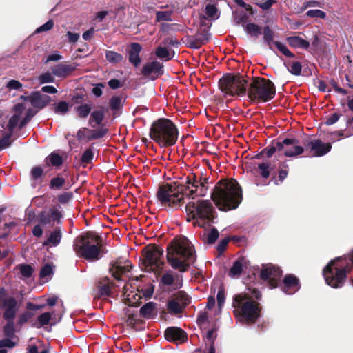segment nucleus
<instances>
[{
	"instance_id": "nucleus-38",
	"label": "nucleus",
	"mask_w": 353,
	"mask_h": 353,
	"mask_svg": "<svg viewBox=\"0 0 353 353\" xmlns=\"http://www.w3.org/2000/svg\"><path fill=\"white\" fill-rule=\"evenodd\" d=\"M287 68L288 71L294 75H299L302 70V65L299 61H289Z\"/></svg>"
},
{
	"instance_id": "nucleus-32",
	"label": "nucleus",
	"mask_w": 353,
	"mask_h": 353,
	"mask_svg": "<svg viewBox=\"0 0 353 353\" xmlns=\"http://www.w3.org/2000/svg\"><path fill=\"white\" fill-rule=\"evenodd\" d=\"M245 32L250 37L257 38L261 34V28L254 23H248L244 26Z\"/></svg>"
},
{
	"instance_id": "nucleus-20",
	"label": "nucleus",
	"mask_w": 353,
	"mask_h": 353,
	"mask_svg": "<svg viewBox=\"0 0 353 353\" xmlns=\"http://www.w3.org/2000/svg\"><path fill=\"white\" fill-rule=\"evenodd\" d=\"M312 152V156L321 157L326 154L330 151L332 146L330 143H324L321 140L315 139L311 141L308 144Z\"/></svg>"
},
{
	"instance_id": "nucleus-15",
	"label": "nucleus",
	"mask_w": 353,
	"mask_h": 353,
	"mask_svg": "<svg viewBox=\"0 0 353 353\" xmlns=\"http://www.w3.org/2000/svg\"><path fill=\"white\" fill-rule=\"evenodd\" d=\"M281 273L282 272L279 268L268 265L262 270L261 276L263 279L268 280L270 287L274 288L277 286Z\"/></svg>"
},
{
	"instance_id": "nucleus-31",
	"label": "nucleus",
	"mask_w": 353,
	"mask_h": 353,
	"mask_svg": "<svg viewBox=\"0 0 353 353\" xmlns=\"http://www.w3.org/2000/svg\"><path fill=\"white\" fill-rule=\"evenodd\" d=\"M141 314L147 319L152 318L156 314V305L154 303L149 302L144 305L140 309Z\"/></svg>"
},
{
	"instance_id": "nucleus-45",
	"label": "nucleus",
	"mask_w": 353,
	"mask_h": 353,
	"mask_svg": "<svg viewBox=\"0 0 353 353\" xmlns=\"http://www.w3.org/2000/svg\"><path fill=\"white\" fill-rule=\"evenodd\" d=\"M305 14L310 18H319L324 19L326 17V13L321 10H310Z\"/></svg>"
},
{
	"instance_id": "nucleus-28",
	"label": "nucleus",
	"mask_w": 353,
	"mask_h": 353,
	"mask_svg": "<svg viewBox=\"0 0 353 353\" xmlns=\"http://www.w3.org/2000/svg\"><path fill=\"white\" fill-rule=\"evenodd\" d=\"M105 115V108H101L99 110H96L91 113L89 123L92 127L94 128L101 125L103 121Z\"/></svg>"
},
{
	"instance_id": "nucleus-48",
	"label": "nucleus",
	"mask_w": 353,
	"mask_h": 353,
	"mask_svg": "<svg viewBox=\"0 0 353 353\" xmlns=\"http://www.w3.org/2000/svg\"><path fill=\"white\" fill-rule=\"evenodd\" d=\"M68 103L65 101H61L56 105L54 112L57 114H64L68 111Z\"/></svg>"
},
{
	"instance_id": "nucleus-7",
	"label": "nucleus",
	"mask_w": 353,
	"mask_h": 353,
	"mask_svg": "<svg viewBox=\"0 0 353 353\" xmlns=\"http://www.w3.org/2000/svg\"><path fill=\"white\" fill-rule=\"evenodd\" d=\"M73 248L79 256L87 260L95 261L100 258L101 239L91 233L77 238Z\"/></svg>"
},
{
	"instance_id": "nucleus-23",
	"label": "nucleus",
	"mask_w": 353,
	"mask_h": 353,
	"mask_svg": "<svg viewBox=\"0 0 353 353\" xmlns=\"http://www.w3.org/2000/svg\"><path fill=\"white\" fill-rule=\"evenodd\" d=\"M132 268V265L128 261L124 262L116 261L110 268V272L114 278L120 279L121 274H124L129 272Z\"/></svg>"
},
{
	"instance_id": "nucleus-47",
	"label": "nucleus",
	"mask_w": 353,
	"mask_h": 353,
	"mask_svg": "<svg viewBox=\"0 0 353 353\" xmlns=\"http://www.w3.org/2000/svg\"><path fill=\"white\" fill-rule=\"evenodd\" d=\"M279 145H280V142L277 141L275 143H273L271 146L267 148L264 151L263 153L268 157H271L274 152L278 151H281V147L279 148Z\"/></svg>"
},
{
	"instance_id": "nucleus-60",
	"label": "nucleus",
	"mask_w": 353,
	"mask_h": 353,
	"mask_svg": "<svg viewBox=\"0 0 353 353\" xmlns=\"http://www.w3.org/2000/svg\"><path fill=\"white\" fill-rule=\"evenodd\" d=\"M43 174V170L40 167H34L31 170V176L34 179H38Z\"/></svg>"
},
{
	"instance_id": "nucleus-63",
	"label": "nucleus",
	"mask_w": 353,
	"mask_h": 353,
	"mask_svg": "<svg viewBox=\"0 0 353 353\" xmlns=\"http://www.w3.org/2000/svg\"><path fill=\"white\" fill-rule=\"evenodd\" d=\"M224 301H225V293H224V291L223 290H219L218 293H217V301H218V305H219V307L221 308L223 303H224Z\"/></svg>"
},
{
	"instance_id": "nucleus-21",
	"label": "nucleus",
	"mask_w": 353,
	"mask_h": 353,
	"mask_svg": "<svg viewBox=\"0 0 353 353\" xmlns=\"http://www.w3.org/2000/svg\"><path fill=\"white\" fill-rule=\"evenodd\" d=\"M300 285L298 279L293 275L285 276L283 283V291L287 294H292L299 289Z\"/></svg>"
},
{
	"instance_id": "nucleus-57",
	"label": "nucleus",
	"mask_w": 353,
	"mask_h": 353,
	"mask_svg": "<svg viewBox=\"0 0 353 353\" xmlns=\"http://www.w3.org/2000/svg\"><path fill=\"white\" fill-rule=\"evenodd\" d=\"M12 339L7 337V339L1 340L0 347H13L16 343L12 340Z\"/></svg>"
},
{
	"instance_id": "nucleus-26",
	"label": "nucleus",
	"mask_w": 353,
	"mask_h": 353,
	"mask_svg": "<svg viewBox=\"0 0 353 353\" xmlns=\"http://www.w3.org/2000/svg\"><path fill=\"white\" fill-rule=\"evenodd\" d=\"M141 50V46L137 43H133L130 46L129 51V61L134 66L137 67L141 63L139 52Z\"/></svg>"
},
{
	"instance_id": "nucleus-53",
	"label": "nucleus",
	"mask_w": 353,
	"mask_h": 353,
	"mask_svg": "<svg viewBox=\"0 0 353 353\" xmlns=\"http://www.w3.org/2000/svg\"><path fill=\"white\" fill-rule=\"evenodd\" d=\"M276 0H264L261 1L256 2V4L260 7L263 10H269L271 6L276 3Z\"/></svg>"
},
{
	"instance_id": "nucleus-33",
	"label": "nucleus",
	"mask_w": 353,
	"mask_h": 353,
	"mask_svg": "<svg viewBox=\"0 0 353 353\" xmlns=\"http://www.w3.org/2000/svg\"><path fill=\"white\" fill-rule=\"evenodd\" d=\"M206 17L215 20L219 17V10L215 3H208L205 8Z\"/></svg>"
},
{
	"instance_id": "nucleus-39",
	"label": "nucleus",
	"mask_w": 353,
	"mask_h": 353,
	"mask_svg": "<svg viewBox=\"0 0 353 353\" xmlns=\"http://www.w3.org/2000/svg\"><path fill=\"white\" fill-rule=\"evenodd\" d=\"M99 292L101 296H109L111 291V283L108 279H104V281L99 283Z\"/></svg>"
},
{
	"instance_id": "nucleus-41",
	"label": "nucleus",
	"mask_w": 353,
	"mask_h": 353,
	"mask_svg": "<svg viewBox=\"0 0 353 353\" xmlns=\"http://www.w3.org/2000/svg\"><path fill=\"white\" fill-rule=\"evenodd\" d=\"M78 116L81 118H85L88 116L91 110L90 104L84 103L76 108Z\"/></svg>"
},
{
	"instance_id": "nucleus-24",
	"label": "nucleus",
	"mask_w": 353,
	"mask_h": 353,
	"mask_svg": "<svg viewBox=\"0 0 353 353\" xmlns=\"http://www.w3.org/2000/svg\"><path fill=\"white\" fill-rule=\"evenodd\" d=\"M49 97L40 94L39 92H34L28 99V101L25 103L29 105V107L32 109L30 106L35 108H43L49 101Z\"/></svg>"
},
{
	"instance_id": "nucleus-30",
	"label": "nucleus",
	"mask_w": 353,
	"mask_h": 353,
	"mask_svg": "<svg viewBox=\"0 0 353 353\" xmlns=\"http://www.w3.org/2000/svg\"><path fill=\"white\" fill-rule=\"evenodd\" d=\"M62 235L59 228L51 232L47 240L43 243L46 246H57L61 241Z\"/></svg>"
},
{
	"instance_id": "nucleus-49",
	"label": "nucleus",
	"mask_w": 353,
	"mask_h": 353,
	"mask_svg": "<svg viewBox=\"0 0 353 353\" xmlns=\"http://www.w3.org/2000/svg\"><path fill=\"white\" fill-rule=\"evenodd\" d=\"M65 183V179L61 176L54 177L50 181V188L60 189Z\"/></svg>"
},
{
	"instance_id": "nucleus-58",
	"label": "nucleus",
	"mask_w": 353,
	"mask_h": 353,
	"mask_svg": "<svg viewBox=\"0 0 353 353\" xmlns=\"http://www.w3.org/2000/svg\"><path fill=\"white\" fill-rule=\"evenodd\" d=\"M20 272L24 277H30L32 273V269L28 265H23L20 267Z\"/></svg>"
},
{
	"instance_id": "nucleus-56",
	"label": "nucleus",
	"mask_w": 353,
	"mask_h": 353,
	"mask_svg": "<svg viewBox=\"0 0 353 353\" xmlns=\"http://www.w3.org/2000/svg\"><path fill=\"white\" fill-rule=\"evenodd\" d=\"M121 104V99L118 97H113L110 101V105L112 110L118 109Z\"/></svg>"
},
{
	"instance_id": "nucleus-19",
	"label": "nucleus",
	"mask_w": 353,
	"mask_h": 353,
	"mask_svg": "<svg viewBox=\"0 0 353 353\" xmlns=\"http://www.w3.org/2000/svg\"><path fill=\"white\" fill-rule=\"evenodd\" d=\"M123 292V300L125 305L137 307L140 304L142 296L139 292L134 290L129 291L128 285L124 286Z\"/></svg>"
},
{
	"instance_id": "nucleus-13",
	"label": "nucleus",
	"mask_w": 353,
	"mask_h": 353,
	"mask_svg": "<svg viewBox=\"0 0 353 353\" xmlns=\"http://www.w3.org/2000/svg\"><path fill=\"white\" fill-rule=\"evenodd\" d=\"M189 303V296L185 292L179 291L168 299L167 309L171 314H179Z\"/></svg>"
},
{
	"instance_id": "nucleus-27",
	"label": "nucleus",
	"mask_w": 353,
	"mask_h": 353,
	"mask_svg": "<svg viewBox=\"0 0 353 353\" xmlns=\"http://www.w3.org/2000/svg\"><path fill=\"white\" fill-rule=\"evenodd\" d=\"M163 65L158 61H152L145 64L142 69L144 75L159 74L162 72Z\"/></svg>"
},
{
	"instance_id": "nucleus-54",
	"label": "nucleus",
	"mask_w": 353,
	"mask_h": 353,
	"mask_svg": "<svg viewBox=\"0 0 353 353\" xmlns=\"http://www.w3.org/2000/svg\"><path fill=\"white\" fill-rule=\"evenodd\" d=\"M52 272V268L50 264L45 265L41 270L40 276L46 278L50 276Z\"/></svg>"
},
{
	"instance_id": "nucleus-14",
	"label": "nucleus",
	"mask_w": 353,
	"mask_h": 353,
	"mask_svg": "<svg viewBox=\"0 0 353 353\" xmlns=\"http://www.w3.org/2000/svg\"><path fill=\"white\" fill-rule=\"evenodd\" d=\"M161 283L165 290H175L183 285V277L171 272L165 273L161 279Z\"/></svg>"
},
{
	"instance_id": "nucleus-9",
	"label": "nucleus",
	"mask_w": 353,
	"mask_h": 353,
	"mask_svg": "<svg viewBox=\"0 0 353 353\" xmlns=\"http://www.w3.org/2000/svg\"><path fill=\"white\" fill-rule=\"evenodd\" d=\"M347 263L346 259H337L329 263L323 270V276L327 285L332 288H339L343 285L349 271L347 266H343Z\"/></svg>"
},
{
	"instance_id": "nucleus-17",
	"label": "nucleus",
	"mask_w": 353,
	"mask_h": 353,
	"mask_svg": "<svg viewBox=\"0 0 353 353\" xmlns=\"http://www.w3.org/2000/svg\"><path fill=\"white\" fill-rule=\"evenodd\" d=\"M106 133V130L101 128L90 130L86 128L80 129L77 132V138L79 140L90 141L101 138Z\"/></svg>"
},
{
	"instance_id": "nucleus-52",
	"label": "nucleus",
	"mask_w": 353,
	"mask_h": 353,
	"mask_svg": "<svg viewBox=\"0 0 353 353\" xmlns=\"http://www.w3.org/2000/svg\"><path fill=\"white\" fill-rule=\"evenodd\" d=\"M12 134V132H9L8 134H6L0 139V151L10 145Z\"/></svg>"
},
{
	"instance_id": "nucleus-4",
	"label": "nucleus",
	"mask_w": 353,
	"mask_h": 353,
	"mask_svg": "<svg viewBox=\"0 0 353 353\" xmlns=\"http://www.w3.org/2000/svg\"><path fill=\"white\" fill-rule=\"evenodd\" d=\"M260 297L259 291L255 288H248L244 293L236 295L233 303L236 316L248 323H253L259 315L260 310L256 300Z\"/></svg>"
},
{
	"instance_id": "nucleus-8",
	"label": "nucleus",
	"mask_w": 353,
	"mask_h": 353,
	"mask_svg": "<svg viewBox=\"0 0 353 353\" xmlns=\"http://www.w3.org/2000/svg\"><path fill=\"white\" fill-rule=\"evenodd\" d=\"M275 87L269 79L256 77L248 82L247 94L253 101H268L275 95Z\"/></svg>"
},
{
	"instance_id": "nucleus-62",
	"label": "nucleus",
	"mask_w": 353,
	"mask_h": 353,
	"mask_svg": "<svg viewBox=\"0 0 353 353\" xmlns=\"http://www.w3.org/2000/svg\"><path fill=\"white\" fill-rule=\"evenodd\" d=\"M7 87L10 89L19 90L22 87V84L17 80H11L8 83Z\"/></svg>"
},
{
	"instance_id": "nucleus-35",
	"label": "nucleus",
	"mask_w": 353,
	"mask_h": 353,
	"mask_svg": "<svg viewBox=\"0 0 353 353\" xmlns=\"http://www.w3.org/2000/svg\"><path fill=\"white\" fill-rule=\"evenodd\" d=\"M106 60L112 63H118L122 61L123 55L114 51L108 50L105 52Z\"/></svg>"
},
{
	"instance_id": "nucleus-43",
	"label": "nucleus",
	"mask_w": 353,
	"mask_h": 353,
	"mask_svg": "<svg viewBox=\"0 0 353 353\" xmlns=\"http://www.w3.org/2000/svg\"><path fill=\"white\" fill-rule=\"evenodd\" d=\"M264 41L268 45H271L274 39V33L269 26H265L263 31Z\"/></svg>"
},
{
	"instance_id": "nucleus-5",
	"label": "nucleus",
	"mask_w": 353,
	"mask_h": 353,
	"mask_svg": "<svg viewBox=\"0 0 353 353\" xmlns=\"http://www.w3.org/2000/svg\"><path fill=\"white\" fill-rule=\"evenodd\" d=\"M185 210L188 221H194L193 224L200 228H209L216 218L215 208L210 200H198L187 203Z\"/></svg>"
},
{
	"instance_id": "nucleus-16",
	"label": "nucleus",
	"mask_w": 353,
	"mask_h": 353,
	"mask_svg": "<svg viewBox=\"0 0 353 353\" xmlns=\"http://www.w3.org/2000/svg\"><path fill=\"white\" fill-rule=\"evenodd\" d=\"M279 147L284 155L290 157L299 155L304 151L303 148L299 145V141L296 139H285L280 142Z\"/></svg>"
},
{
	"instance_id": "nucleus-36",
	"label": "nucleus",
	"mask_w": 353,
	"mask_h": 353,
	"mask_svg": "<svg viewBox=\"0 0 353 353\" xmlns=\"http://www.w3.org/2000/svg\"><path fill=\"white\" fill-rule=\"evenodd\" d=\"M172 14V10L158 11L156 12V21H171Z\"/></svg>"
},
{
	"instance_id": "nucleus-10",
	"label": "nucleus",
	"mask_w": 353,
	"mask_h": 353,
	"mask_svg": "<svg viewBox=\"0 0 353 353\" xmlns=\"http://www.w3.org/2000/svg\"><path fill=\"white\" fill-rule=\"evenodd\" d=\"M219 85L228 95L245 96L247 93L248 81L241 75L226 74L219 80Z\"/></svg>"
},
{
	"instance_id": "nucleus-46",
	"label": "nucleus",
	"mask_w": 353,
	"mask_h": 353,
	"mask_svg": "<svg viewBox=\"0 0 353 353\" xmlns=\"http://www.w3.org/2000/svg\"><path fill=\"white\" fill-rule=\"evenodd\" d=\"M273 43L277 48V49L281 53H283L284 55H285L286 57H294V54L292 53L288 50V48H287V46L285 44H283V43H282L281 42H279V41H275Z\"/></svg>"
},
{
	"instance_id": "nucleus-22",
	"label": "nucleus",
	"mask_w": 353,
	"mask_h": 353,
	"mask_svg": "<svg viewBox=\"0 0 353 353\" xmlns=\"http://www.w3.org/2000/svg\"><path fill=\"white\" fill-rule=\"evenodd\" d=\"M165 338L170 341L181 343L185 340L186 334L181 329L173 327L165 330Z\"/></svg>"
},
{
	"instance_id": "nucleus-11",
	"label": "nucleus",
	"mask_w": 353,
	"mask_h": 353,
	"mask_svg": "<svg viewBox=\"0 0 353 353\" xmlns=\"http://www.w3.org/2000/svg\"><path fill=\"white\" fill-rule=\"evenodd\" d=\"M163 250L154 245H148L144 249L142 265L148 272L157 273L163 269V262L161 256Z\"/></svg>"
},
{
	"instance_id": "nucleus-40",
	"label": "nucleus",
	"mask_w": 353,
	"mask_h": 353,
	"mask_svg": "<svg viewBox=\"0 0 353 353\" xmlns=\"http://www.w3.org/2000/svg\"><path fill=\"white\" fill-rule=\"evenodd\" d=\"M46 161L47 164H50L53 166H59L63 162L61 157L54 152H52L49 157H48Z\"/></svg>"
},
{
	"instance_id": "nucleus-12",
	"label": "nucleus",
	"mask_w": 353,
	"mask_h": 353,
	"mask_svg": "<svg viewBox=\"0 0 353 353\" xmlns=\"http://www.w3.org/2000/svg\"><path fill=\"white\" fill-rule=\"evenodd\" d=\"M37 111L31 109L27 103H18L14 106V114L10 119L8 123L9 132H13L14 129L19 125L23 127L36 114Z\"/></svg>"
},
{
	"instance_id": "nucleus-37",
	"label": "nucleus",
	"mask_w": 353,
	"mask_h": 353,
	"mask_svg": "<svg viewBox=\"0 0 353 353\" xmlns=\"http://www.w3.org/2000/svg\"><path fill=\"white\" fill-rule=\"evenodd\" d=\"M243 270V263L241 261H236L229 272V276L232 278H237Z\"/></svg>"
},
{
	"instance_id": "nucleus-6",
	"label": "nucleus",
	"mask_w": 353,
	"mask_h": 353,
	"mask_svg": "<svg viewBox=\"0 0 353 353\" xmlns=\"http://www.w3.org/2000/svg\"><path fill=\"white\" fill-rule=\"evenodd\" d=\"M178 134L176 125L166 119H161L154 122L150 132L151 139L161 147L173 145L177 140Z\"/></svg>"
},
{
	"instance_id": "nucleus-59",
	"label": "nucleus",
	"mask_w": 353,
	"mask_h": 353,
	"mask_svg": "<svg viewBox=\"0 0 353 353\" xmlns=\"http://www.w3.org/2000/svg\"><path fill=\"white\" fill-rule=\"evenodd\" d=\"M259 169L260 170V173L261 174V176L264 178H267L269 174H270V172H269V165L267 163H261L259 165Z\"/></svg>"
},
{
	"instance_id": "nucleus-3",
	"label": "nucleus",
	"mask_w": 353,
	"mask_h": 353,
	"mask_svg": "<svg viewBox=\"0 0 353 353\" xmlns=\"http://www.w3.org/2000/svg\"><path fill=\"white\" fill-rule=\"evenodd\" d=\"M211 197L220 210L228 211L236 209L241 202V190L236 181L222 180L215 185Z\"/></svg>"
},
{
	"instance_id": "nucleus-64",
	"label": "nucleus",
	"mask_w": 353,
	"mask_h": 353,
	"mask_svg": "<svg viewBox=\"0 0 353 353\" xmlns=\"http://www.w3.org/2000/svg\"><path fill=\"white\" fill-rule=\"evenodd\" d=\"M72 197V194L68 192H65L60 194L58 196V201L61 203H65L68 202Z\"/></svg>"
},
{
	"instance_id": "nucleus-34",
	"label": "nucleus",
	"mask_w": 353,
	"mask_h": 353,
	"mask_svg": "<svg viewBox=\"0 0 353 353\" xmlns=\"http://www.w3.org/2000/svg\"><path fill=\"white\" fill-rule=\"evenodd\" d=\"M156 55L159 59H164L165 61L170 60L174 56V52L168 50L165 47H158L156 50Z\"/></svg>"
},
{
	"instance_id": "nucleus-1",
	"label": "nucleus",
	"mask_w": 353,
	"mask_h": 353,
	"mask_svg": "<svg viewBox=\"0 0 353 353\" xmlns=\"http://www.w3.org/2000/svg\"><path fill=\"white\" fill-rule=\"evenodd\" d=\"M208 188V177L190 173L181 183L174 182L161 186L157 192V198L164 206L177 207L185 196H204Z\"/></svg>"
},
{
	"instance_id": "nucleus-18",
	"label": "nucleus",
	"mask_w": 353,
	"mask_h": 353,
	"mask_svg": "<svg viewBox=\"0 0 353 353\" xmlns=\"http://www.w3.org/2000/svg\"><path fill=\"white\" fill-rule=\"evenodd\" d=\"M4 307L3 318L7 321H13L17 311V302L14 298L6 299L1 303Z\"/></svg>"
},
{
	"instance_id": "nucleus-61",
	"label": "nucleus",
	"mask_w": 353,
	"mask_h": 353,
	"mask_svg": "<svg viewBox=\"0 0 353 353\" xmlns=\"http://www.w3.org/2000/svg\"><path fill=\"white\" fill-rule=\"evenodd\" d=\"M218 237H219L218 231L216 229L213 228L208 234V241L210 243H213L218 239Z\"/></svg>"
},
{
	"instance_id": "nucleus-44",
	"label": "nucleus",
	"mask_w": 353,
	"mask_h": 353,
	"mask_svg": "<svg viewBox=\"0 0 353 353\" xmlns=\"http://www.w3.org/2000/svg\"><path fill=\"white\" fill-rule=\"evenodd\" d=\"M52 72H45L41 74L39 77L38 80L40 84H44L47 83H53L54 81V77Z\"/></svg>"
},
{
	"instance_id": "nucleus-25",
	"label": "nucleus",
	"mask_w": 353,
	"mask_h": 353,
	"mask_svg": "<svg viewBox=\"0 0 353 353\" xmlns=\"http://www.w3.org/2000/svg\"><path fill=\"white\" fill-rule=\"evenodd\" d=\"M76 68L75 65L59 63L52 68V74L61 78L69 76Z\"/></svg>"
},
{
	"instance_id": "nucleus-50",
	"label": "nucleus",
	"mask_w": 353,
	"mask_h": 353,
	"mask_svg": "<svg viewBox=\"0 0 353 353\" xmlns=\"http://www.w3.org/2000/svg\"><path fill=\"white\" fill-rule=\"evenodd\" d=\"M52 314L50 312H45L38 316L39 327L48 324L51 319Z\"/></svg>"
},
{
	"instance_id": "nucleus-42",
	"label": "nucleus",
	"mask_w": 353,
	"mask_h": 353,
	"mask_svg": "<svg viewBox=\"0 0 353 353\" xmlns=\"http://www.w3.org/2000/svg\"><path fill=\"white\" fill-rule=\"evenodd\" d=\"M14 324L13 321H8L4 327V334L6 337L13 338L14 336Z\"/></svg>"
},
{
	"instance_id": "nucleus-29",
	"label": "nucleus",
	"mask_w": 353,
	"mask_h": 353,
	"mask_svg": "<svg viewBox=\"0 0 353 353\" xmlns=\"http://www.w3.org/2000/svg\"><path fill=\"white\" fill-rule=\"evenodd\" d=\"M288 44L294 48H301L307 50L310 46L309 41L303 39L299 36H292L287 38Z\"/></svg>"
},
{
	"instance_id": "nucleus-51",
	"label": "nucleus",
	"mask_w": 353,
	"mask_h": 353,
	"mask_svg": "<svg viewBox=\"0 0 353 353\" xmlns=\"http://www.w3.org/2000/svg\"><path fill=\"white\" fill-rule=\"evenodd\" d=\"M93 151L89 148L83 153L81 156V162L85 164L89 163L93 159Z\"/></svg>"
},
{
	"instance_id": "nucleus-55",
	"label": "nucleus",
	"mask_w": 353,
	"mask_h": 353,
	"mask_svg": "<svg viewBox=\"0 0 353 353\" xmlns=\"http://www.w3.org/2000/svg\"><path fill=\"white\" fill-rule=\"evenodd\" d=\"M54 26V22L52 20H49L46 23H45L43 25L41 26L36 30L37 33H40L41 32H45L50 30Z\"/></svg>"
},
{
	"instance_id": "nucleus-2",
	"label": "nucleus",
	"mask_w": 353,
	"mask_h": 353,
	"mask_svg": "<svg viewBox=\"0 0 353 353\" xmlns=\"http://www.w3.org/2000/svg\"><path fill=\"white\" fill-rule=\"evenodd\" d=\"M195 252L191 242L185 236L176 237L167 248V260L172 268L181 272L187 271L195 261Z\"/></svg>"
}]
</instances>
